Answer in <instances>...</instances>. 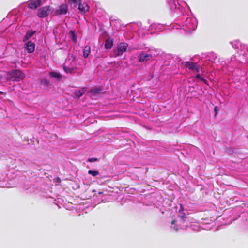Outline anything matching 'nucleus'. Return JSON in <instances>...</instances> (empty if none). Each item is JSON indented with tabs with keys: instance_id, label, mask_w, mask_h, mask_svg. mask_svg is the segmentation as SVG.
<instances>
[{
	"instance_id": "obj_1",
	"label": "nucleus",
	"mask_w": 248,
	"mask_h": 248,
	"mask_svg": "<svg viewBox=\"0 0 248 248\" xmlns=\"http://www.w3.org/2000/svg\"><path fill=\"white\" fill-rule=\"evenodd\" d=\"M197 27V24L195 19L192 18H187L182 26L184 30L189 32L195 30Z\"/></svg>"
},
{
	"instance_id": "obj_2",
	"label": "nucleus",
	"mask_w": 248,
	"mask_h": 248,
	"mask_svg": "<svg viewBox=\"0 0 248 248\" xmlns=\"http://www.w3.org/2000/svg\"><path fill=\"white\" fill-rule=\"evenodd\" d=\"M68 11V5L63 3L59 7L53 12L52 16H61L67 14Z\"/></svg>"
},
{
	"instance_id": "obj_3",
	"label": "nucleus",
	"mask_w": 248,
	"mask_h": 248,
	"mask_svg": "<svg viewBox=\"0 0 248 248\" xmlns=\"http://www.w3.org/2000/svg\"><path fill=\"white\" fill-rule=\"evenodd\" d=\"M50 13L52 14L53 13L51 8L49 6H45L41 8L38 10L37 16L39 17H45Z\"/></svg>"
},
{
	"instance_id": "obj_4",
	"label": "nucleus",
	"mask_w": 248,
	"mask_h": 248,
	"mask_svg": "<svg viewBox=\"0 0 248 248\" xmlns=\"http://www.w3.org/2000/svg\"><path fill=\"white\" fill-rule=\"evenodd\" d=\"M128 47V44L124 42L120 43L117 46L116 50V55L117 56L122 55V54L125 52Z\"/></svg>"
},
{
	"instance_id": "obj_5",
	"label": "nucleus",
	"mask_w": 248,
	"mask_h": 248,
	"mask_svg": "<svg viewBox=\"0 0 248 248\" xmlns=\"http://www.w3.org/2000/svg\"><path fill=\"white\" fill-rule=\"evenodd\" d=\"M13 80L19 81L24 78L25 75L20 70H15L13 71Z\"/></svg>"
},
{
	"instance_id": "obj_6",
	"label": "nucleus",
	"mask_w": 248,
	"mask_h": 248,
	"mask_svg": "<svg viewBox=\"0 0 248 248\" xmlns=\"http://www.w3.org/2000/svg\"><path fill=\"white\" fill-rule=\"evenodd\" d=\"M185 65L186 69L197 72H200L199 66L197 63L191 62H185Z\"/></svg>"
},
{
	"instance_id": "obj_7",
	"label": "nucleus",
	"mask_w": 248,
	"mask_h": 248,
	"mask_svg": "<svg viewBox=\"0 0 248 248\" xmlns=\"http://www.w3.org/2000/svg\"><path fill=\"white\" fill-rule=\"evenodd\" d=\"M24 47L29 53H32L34 51L35 44L31 41H28L25 44Z\"/></svg>"
},
{
	"instance_id": "obj_8",
	"label": "nucleus",
	"mask_w": 248,
	"mask_h": 248,
	"mask_svg": "<svg viewBox=\"0 0 248 248\" xmlns=\"http://www.w3.org/2000/svg\"><path fill=\"white\" fill-rule=\"evenodd\" d=\"M40 0H31L28 3V7L30 9H35L41 4Z\"/></svg>"
},
{
	"instance_id": "obj_9",
	"label": "nucleus",
	"mask_w": 248,
	"mask_h": 248,
	"mask_svg": "<svg viewBox=\"0 0 248 248\" xmlns=\"http://www.w3.org/2000/svg\"><path fill=\"white\" fill-rule=\"evenodd\" d=\"M152 58L151 54H148L144 53H141L139 56V61L140 62H144L150 60Z\"/></svg>"
},
{
	"instance_id": "obj_10",
	"label": "nucleus",
	"mask_w": 248,
	"mask_h": 248,
	"mask_svg": "<svg viewBox=\"0 0 248 248\" xmlns=\"http://www.w3.org/2000/svg\"><path fill=\"white\" fill-rule=\"evenodd\" d=\"M168 2L170 7L171 10H175L176 9H180V4L178 3V4H176L174 2V0H167Z\"/></svg>"
},
{
	"instance_id": "obj_11",
	"label": "nucleus",
	"mask_w": 248,
	"mask_h": 248,
	"mask_svg": "<svg viewBox=\"0 0 248 248\" xmlns=\"http://www.w3.org/2000/svg\"><path fill=\"white\" fill-rule=\"evenodd\" d=\"M63 69L66 73H72L75 70V67L74 65H67L65 64L63 65Z\"/></svg>"
},
{
	"instance_id": "obj_12",
	"label": "nucleus",
	"mask_w": 248,
	"mask_h": 248,
	"mask_svg": "<svg viewBox=\"0 0 248 248\" xmlns=\"http://www.w3.org/2000/svg\"><path fill=\"white\" fill-rule=\"evenodd\" d=\"M151 28L155 30V31L159 32L162 31L164 26L160 24H154L151 25Z\"/></svg>"
},
{
	"instance_id": "obj_13",
	"label": "nucleus",
	"mask_w": 248,
	"mask_h": 248,
	"mask_svg": "<svg viewBox=\"0 0 248 248\" xmlns=\"http://www.w3.org/2000/svg\"><path fill=\"white\" fill-rule=\"evenodd\" d=\"M78 9L82 14H84L88 10V6L85 3L81 4L79 3Z\"/></svg>"
},
{
	"instance_id": "obj_14",
	"label": "nucleus",
	"mask_w": 248,
	"mask_h": 248,
	"mask_svg": "<svg viewBox=\"0 0 248 248\" xmlns=\"http://www.w3.org/2000/svg\"><path fill=\"white\" fill-rule=\"evenodd\" d=\"M113 41L112 39L108 38L106 39L105 44V48L106 49H110L113 46Z\"/></svg>"
},
{
	"instance_id": "obj_15",
	"label": "nucleus",
	"mask_w": 248,
	"mask_h": 248,
	"mask_svg": "<svg viewBox=\"0 0 248 248\" xmlns=\"http://www.w3.org/2000/svg\"><path fill=\"white\" fill-rule=\"evenodd\" d=\"M86 91V88H82L80 90L76 91L75 92V95L76 97H80L85 93Z\"/></svg>"
},
{
	"instance_id": "obj_16",
	"label": "nucleus",
	"mask_w": 248,
	"mask_h": 248,
	"mask_svg": "<svg viewBox=\"0 0 248 248\" xmlns=\"http://www.w3.org/2000/svg\"><path fill=\"white\" fill-rule=\"evenodd\" d=\"M91 47L89 46H86L83 49V56L85 58H87L90 53Z\"/></svg>"
},
{
	"instance_id": "obj_17",
	"label": "nucleus",
	"mask_w": 248,
	"mask_h": 248,
	"mask_svg": "<svg viewBox=\"0 0 248 248\" xmlns=\"http://www.w3.org/2000/svg\"><path fill=\"white\" fill-rule=\"evenodd\" d=\"M49 75L51 77L55 78H61V76L60 74L58 72H52L49 73Z\"/></svg>"
},
{
	"instance_id": "obj_18",
	"label": "nucleus",
	"mask_w": 248,
	"mask_h": 248,
	"mask_svg": "<svg viewBox=\"0 0 248 248\" xmlns=\"http://www.w3.org/2000/svg\"><path fill=\"white\" fill-rule=\"evenodd\" d=\"M88 173L93 176H96L99 174L98 171L95 170H89Z\"/></svg>"
},
{
	"instance_id": "obj_19",
	"label": "nucleus",
	"mask_w": 248,
	"mask_h": 248,
	"mask_svg": "<svg viewBox=\"0 0 248 248\" xmlns=\"http://www.w3.org/2000/svg\"><path fill=\"white\" fill-rule=\"evenodd\" d=\"M196 78L203 81L204 83L207 84V81L202 78L200 74H197Z\"/></svg>"
},
{
	"instance_id": "obj_20",
	"label": "nucleus",
	"mask_w": 248,
	"mask_h": 248,
	"mask_svg": "<svg viewBox=\"0 0 248 248\" xmlns=\"http://www.w3.org/2000/svg\"><path fill=\"white\" fill-rule=\"evenodd\" d=\"M32 34H33L32 33H31L30 32H27V33L24 37V41L29 39L30 37H31L32 36Z\"/></svg>"
},
{
	"instance_id": "obj_21",
	"label": "nucleus",
	"mask_w": 248,
	"mask_h": 248,
	"mask_svg": "<svg viewBox=\"0 0 248 248\" xmlns=\"http://www.w3.org/2000/svg\"><path fill=\"white\" fill-rule=\"evenodd\" d=\"M41 83L42 84H44L46 85H48L49 84V82L46 79H43L41 81Z\"/></svg>"
},
{
	"instance_id": "obj_22",
	"label": "nucleus",
	"mask_w": 248,
	"mask_h": 248,
	"mask_svg": "<svg viewBox=\"0 0 248 248\" xmlns=\"http://www.w3.org/2000/svg\"><path fill=\"white\" fill-rule=\"evenodd\" d=\"M210 55H212L214 58L212 59H210L211 61H214L215 60V58H216V56L213 53H210Z\"/></svg>"
},
{
	"instance_id": "obj_23",
	"label": "nucleus",
	"mask_w": 248,
	"mask_h": 248,
	"mask_svg": "<svg viewBox=\"0 0 248 248\" xmlns=\"http://www.w3.org/2000/svg\"><path fill=\"white\" fill-rule=\"evenodd\" d=\"M214 111L215 112V114L216 115L217 114V112L219 111V108H218V107L216 106L214 108Z\"/></svg>"
},
{
	"instance_id": "obj_24",
	"label": "nucleus",
	"mask_w": 248,
	"mask_h": 248,
	"mask_svg": "<svg viewBox=\"0 0 248 248\" xmlns=\"http://www.w3.org/2000/svg\"><path fill=\"white\" fill-rule=\"evenodd\" d=\"M97 158H90L89 159L88 161L89 162H93V161H97Z\"/></svg>"
},
{
	"instance_id": "obj_25",
	"label": "nucleus",
	"mask_w": 248,
	"mask_h": 248,
	"mask_svg": "<svg viewBox=\"0 0 248 248\" xmlns=\"http://www.w3.org/2000/svg\"><path fill=\"white\" fill-rule=\"evenodd\" d=\"M129 188V186L125 187L124 191H127V192H129V190H127V189H128Z\"/></svg>"
},
{
	"instance_id": "obj_26",
	"label": "nucleus",
	"mask_w": 248,
	"mask_h": 248,
	"mask_svg": "<svg viewBox=\"0 0 248 248\" xmlns=\"http://www.w3.org/2000/svg\"><path fill=\"white\" fill-rule=\"evenodd\" d=\"M238 47V43H237V44L235 45V46H234V48H237Z\"/></svg>"
},
{
	"instance_id": "obj_27",
	"label": "nucleus",
	"mask_w": 248,
	"mask_h": 248,
	"mask_svg": "<svg viewBox=\"0 0 248 248\" xmlns=\"http://www.w3.org/2000/svg\"><path fill=\"white\" fill-rule=\"evenodd\" d=\"M175 222H176V221H175V220H173L171 221V224H172V225H173V224H174L175 223Z\"/></svg>"
},
{
	"instance_id": "obj_28",
	"label": "nucleus",
	"mask_w": 248,
	"mask_h": 248,
	"mask_svg": "<svg viewBox=\"0 0 248 248\" xmlns=\"http://www.w3.org/2000/svg\"><path fill=\"white\" fill-rule=\"evenodd\" d=\"M182 5H186V3L185 1H183V2H182Z\"/></svg>"
},
{
	"instance_id": "obj_29",
	"label": "nucleus",
	"mask_w": 248,
	"mask_h": 248,
	"mask_svg": "<svg viewBox=\"0 0 248 248\" xmlns=\"http://www.w3.org/2000/svg\"><path fill=\"white\" fill-rule=\"evenodd\" d=\"M218 193L219 194H222V193H223V192H222H222H218Z\"/></svg>"
},
{
	"instance_id": "obj_30",
	"label": "nucleus",
	"mask_w": 248,
	"mask_h": 248,
	"mask_svg": "<svg viewBox=\"0 0 248 248\" xmlns=\"http://www.w3.org/2000/svg\"><path fill=\"white\" fill-rule=\"evenodd\" d=\"M174 229L176 231H177V230H178V228H177L174 227Z\"/></svg>"
},
{
	"instance_id": "obj_31",
	"label": "nucleus",
	"mask_w": 248,
	"mask_h": 248,
	"mask_svg": "<svg viewBox=\"0 0 248 248\" xmlns=\"http://www.w3.org/2000/svg\"><path fill=\"white\" fill-rule=\"evenodd\" d=\"M3 93L2 92H0V94H3Z\"/></svg>"
},
{
	"instance_id": "obj_32",
	"label": "nucleus",
	"mask_w": 248,
	"mask_h": 248,
	"mask_svg": "<svg viewBox=\"0 0 248 248\" xmlns=\"http://www.w3.org/2000/svg\"><path fill=\"white\" fill-rule=\"evenodd\" d=\"M2 78V76L0 75V80Z\"/></svg>"
},
{
	"instance_id": "obj_33",
	"label": "nucleus",
	"mask_w": 248,
	"mask_h": 248,
	"mask_svg": "<svg viewBox=\"0 0 248 248\" xmlns=\"http://www.w3.org/2000/svg\"><path fill=\"white\" fill-rule=\"evenodd\" d=\"M89 190L90 191L91 190ZM92 190L93 192H95V190H93H93Z\"/></svg>"
},
{
	"instance_id": "obj_34",
	"label": "nucleus",
	"mask_w": 248,
	"mask_h": 248,
	"mask_svg": "<svg viewBox=\"0 0 248 248\" xmlns=\"http://www.w3.org/2000/svg\"><path fill=\"white\" fill-rule=\"evenodd\" d=\"M93 92H94V93H98V91H93Z\"/></svg>"
},
{
	"instance_id": "obj_35",
	"label": "nucleus",
	"mask_w": 248,
	"mask_h": 248,
	"mask_svg": "<svg viewBox=\"0 0 248 248\" xmlns=\"http://www.w3.org/2000/svg\"><path fill=\"white\" fill-rule=\"evenodd\" d=\"M70 61V60H68V61L67 62H69Z\"/></svg>"
}]
</instances>
